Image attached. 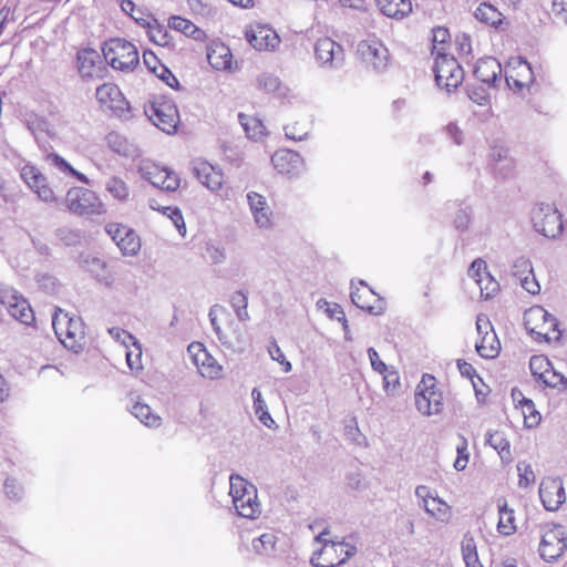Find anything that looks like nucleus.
I'll use <instances>...</instances> for the list:
<instances>
[{"label":"nucleus","instance_id":"1","mask_svg":"<svg viewBox=\"0 0 567 567\" xmlns=\"http://www.w3.org/2000/svg\"><path fill=\"white\" fill-rule=\"evenodd\" d=\"M524 324L530 334L547 342L559 341L561 331L558 329V320L542 306H534L525 311Z\"/></svg>","mask_w":567,"mask_h":567},{"label":"nucleus","instance_id":"2","mask_svg":"<svg viewBox=\"0 0 567 567\" xmlns=\"http://www.w3.org/2000/svg\"><path fill=\"white\" fill-rule=\"evenodd\" d=\"M103 55L113 69L121 71H132L140 62L135 45L120 38L105 42Z\"/></svg>","mask_w":567,"mask_h":567},{"label":"nucleus","instance_id":"3","mask_svg":"<svg viewBox=\"0 0 567 567\" xmlns=\"http://www.w3.org/2000/svg\"><path fill=\"white\" fill-rule=\"evenodd\" d=\"M66 209L78 216L102 215L105 208L100 197L91 189L71 187L63 199Z\"/></svg>","mask_w":567,"mask_h":567},{"label":"nucleus","instance_id":"4","mask_svg":"<svg viewBox=\"0 0 567 567\" xmlns=\"http://www.w3.org/2000/svg\"><path fill=\"white\" fill-rule=\"evenodd\" d=\"M433 72L436 85L446 92L457 89L464 80V71L455 58L439 53L435 58Z\"/></svg>","mask_w":567,"mask_h":567},{"label":"nucleus","instance_id":"5","mask_svg":"<svg viewBox=\"0 0 567 567\" xmlns=\"http://www.w3.org/2000/svg\"><path fill=\"white\" fill-rule=\"evenodd\" d=\"M567 548V535L564 527L558 524L547 523L542 527V540L539 555L548 563L557 560Z\"/></svg>","mask_w":567,"mask_h":567},{"label":"nucleus","instance_id":"6","mask_svg":"<svg viewBox=\"0 0 567 567\" xmlns=\"http://www.w3.org/2000/svg\"><path fill=\"white\" fill-rule=\"evenodd\" d=\"M436 380L424 374L415 391V406L423 415L439 414L443 410V395L436 389Z\"/></svg>","mask_w":567,"mask_h":567},{"label":"nucleus","instance_id":"7","mask_svg":"<svg viewBox=\"0 0 567 567\" xmlns=\"http://www.w3.org/2000/svg\"><path fill=\"white\" fill-rule=\"evenodd\" d=\"M535 230L547 238H557L563 233L561 214L550 204L540 203L532 213Z\"/></svg>","mask_w":567,"mask_h":567},{"label":"nucleus","instance_id":"8","mask_svg":"<svg viewBox=\"0 0 567 567\" xmlns=\"http://www.w3.org/2000/svg\"><path fill=\"white\" fill-rule=\"evenodd\" d=\"M138 172L144 179L159 189L175 192L179 187L181 179L175 172L161 167L152 161H142Z\"/></svg>","mask_w":567,"mask_h":567},{"label":"nucleus","instance_id":"9","mask_svg":"<svg viewBox=\"0 0 567 567\" xmlns=\"http://www.w3.org/2000/svg\"><path fill=\"white\" fill-rule=\"evenodd\" d=\"M148 118L163 132L174 133L179 123V114L173 101H155L146 111Z\"/></svg>","mask_w":567,"mask_h":567},{"label":"nucleus","instance_id":"10","mask_svg":"<svg viewBox=\"0 0 567 567\" xmlns=\"http://www.w3.org/2000/svg\"><path fill=\"white\" fill-rule=\"evenodd\" d=\"M357 52L361 60L377 72L386 70L390 61L389 50L377 39L360 41Z\"/></svg>","mask_w":567,"mask_h":567},{"label":"nucleus","instance_id":"11","mask_svg":"<svg viewBox=\"0 0 567 567\" xmlns=\"http://www.w3.org/2000/svg\"><path fill=\"white\" fill-rule=\"evenodd\" d=\"M315 56L321 66L338 69L343 65V48L330 38H321L315 44Z\"/></svg>","mask_w":567,"mask_h":567},{"label":"nucleus","instance_id":"12","mask_svg":"<svg viewBox=\"0 0 567 567\" xmlns=\"http://www.w3.org/2000/svg\"><path fill=\"white\" fill-rule=\"evenodd\" d=\"M188 351L193 354L194 363L203 377L212 380H216L221 377V365L207 352L205 348H203L200 343L190 344L188 347Z\"/></svg>","mask_w":567,"mask_h":567},{"label":"nucleus","instance_id":"13","mask_svg":"<svg viewBox=\"0 0 567 567\" xmlns=\"http://www.w3.org/2000/svg\"><path fill=\"white\" fill-rule=\"evenodd\" d=\"M271 163L280 174L296 177L303 171L302 157L290 150H279L271 156Z\"/></svg>","mask_w":567,"mask_h":567},{"label":"nucleus","instance_id":"14","mask_svg":"<svg viewBox=\"0 0 567 567\" xmlns=\"http://www.w3.org/2000/svg\"><path fill=\"white\" fill-rule=\"evenodd\" d=\"M78 69L84 80H94L102 78L104 66L97 51L93 49H83L78 52Z\"/></svg>","mask_w":567,"mask_h":567},{"label":"nucleus","instance_id":"15","mask_svg":"<svg viewBox=\"0 0 567 567\" xmlns=\"http://www.w3.org/2000/svg\"><path fill=\"white\" fill-rule=\"evenodd\" d=\"M192 171L196 178L209 190H218L224 183V175L220 169H217L210 163L203 159H195L192 162Z\"/></svg>","mask_w":567,"mask_h":567},{"label":"nucleus","instance_id":"16","mask_svg":"<svg viewBox=\"0 0 567 567\" xmlns=\"http://www.w3.org/2000/svg\"><path fill=\"white\" fill-rule=\"evenodd\" d=\"M539 497L547 511H557L566 499L563 482L557 478L543 481L539 486Z\"/></svg>","mask_w":567,"mask_h":567},{"label":"nucleus","instance_id":"17","mask_svg":"<svg viewBox=\"0 0 567 567\" xmlns=\"http://www.w3.org/2000/svg\"><path fill=\"white\" fill-rule=\"evenodd\" d=\"M246 39L249 44L257 50L275 49L280 43V39L276 31L264 24H257L246 31Z\"/></svg>","mask_w":567,"mask_h":567},{"label":"nucleus","instance_id":"18","mask_svg":"<svg viewBox=\"0 0 567 567\" xmlns=\"http://www.w3.org/2000/svg\"><path fill=\"white\" fill-rule=\"evenodd\" d=\"M52 326L56 337L62 343L68 346L66 339L73 340L78 334H82V322L80 319L70 318L68 313L60 310L52 318Z\"/></svg>","mask_w":567,"mask_h":567},{"label":"nucleus","instance_id":"19","mask_svg":"<svg viewBox=\"0 0 567 567\" xmlns=\"http://www.w3.org/2000/svg\"><path fill=\"white\" fill-rule=\"evenodd\" d=\"M247 202L255 224L262 229L270 228L272 226V212L266 198L256 192H250L247 194Z\"/></svg>","mask_w":567,"mask_h":567},{"label":"nucleus","instance_id":"20","mask_svg":"<svg viewBox=\"0 0 567 567\" xmlns=\"http://www.w3.org/2000/svg\"><path fill=\"white\" fill-rule=\"evenodd\" d=\"M224 312H226V308L221 305L216 303L210 307L208 317H209V321L213 327V330L224 347H226L227 349H230L234 352L241 353L245 351V340H244L243 336L240 333H238L236 337V341L234 342L224 333L220 324L218 323L217 315L224 313Z\"/></svg>","mask_w":567,"mask_h":567},{"label":"nucleus","instance_id":"21","mask_svg":"<svg viewBox=\"0 0 567 567\" xmlns=\"http://www.w3.org/2000/svg\"><path fill=\"white\" fill-rule=\"evenodd\" d=\"M7 301L3 303L7 305L8 312L11 317L17 319L23 324H31L34 321V313L30 306V303L21 296H18L16 292L7 296Z\"/></svg>","mask_w":567,"mask_h":567},{"label":"nucleus","instance_id":"22","mask_svg":"<svg viewBox=\"0 0 567 567\" xmlns=\"http://www.w3.org/2000/svg\"><path fill=\"white\" fill-rule=\"evenodd\" d=\"M501 74L502 65L492 56L480 59L474 69V75L476 79L488 85L494 84Z\"/></svg>","mask_w":567,"mask_h":567},{"label":"nucleus","instance_id":"23","mask_svg":"<svg viewBox=\"0 0 567 567\" xmlns=\"http://www.w3.org/2000/svg\"><path fill=\"white\" fill-rule=\"evenodd\" d=\"M514 63L516 64L515 69L518 70L516 74L517 76L506 72L505 80L511 89L515 87L517 90H522L533 82V69L530 64L523 58H517Z\"/></svg>","mask_w":567,"mask_h":567},{"label":"nucleus","instance_id":"24","mask_svg":"<svg viewBox=\"0 0 567 567\" xmlns=\"http://www.w3.org/2000/svg\"><path fill=\"white\" fill-rule=\"evenodd\" d=\"M239 516L254 519L260 514V504L257 502V488H249L243 498L235 497L233 503Z\"/></svg>","mask_w":567,"mask_h":567},{"label":"nucleus","instance_id":"25","mask_svg":"<svg viewBox=\"0 0 567 567\" xmlns=\"http://www.w3.org/2000/svg\"><path fill=\"white\" fill-rule=\"evenodd\" d=\"M95 95L101 105L111 110L121 109L122 93L115 84L104 83L97 86Z\"/></svg>","mask_w":567,"mask_h":567},{"label":"nucleus","instance_id":"26","mask_svg":"<svg viewBox=\"0 0 567 567\" xmlns=\"http://www.w3.org/2000/svg\"><path fill=\"white\" fill-rule=\"evenodd\" d=\"M475 18L496 30H503V25L506 24L504 22V16L499 12L494 6L483 2L481 3L475 12Z\"/></svg>","mask_w":567,"mask_h":567},{"label":"nucleus","instance_id":"27","mask_svg":"<svg viewBox=\"0 0 567 567\" xmlns=\"http://www.w3.org/2000/svg\"><path fill=\"white\" fill-rule=\"evenodd\" d=\"M381 12L395 19H402L412 11L411 0H377Z\"/></svg>","mask_w":567,"mask_h":567},{"label":"nucleus","instance_id":"28","mask_svg":"<svg viewBox=\"0 0 567 567\" xmlns=\"http://www.w3.org/2000/svg\"><path fill=\"white\" fill-rule=\"evenodd\" d=\"M360 285L363 286L364 289L355 288L351 291V300L352 302L360 309L368 311L369 313L380 315L383 312V308H379L375 310L373 306L370 305L369 299L375 296L374 291L370 289L367 284L361 280Z\"/></svg>","mask_w":567,"mask_h":567},{"label":"nucleus","instance_id":"29","mask_svg":"<svg viewBox=\"0 0 567 567\" xmlns=\"http://www.w3.org/2000/svg\"><path fill=\"white\" fill-rule=\"evenodd\" d=\"M497 506L499 514L497 530L506 536L512 535L516 530L514 509L508 508L505 499H498Z\"/></svg>","mask_w":567,"mask_h":567},{"label":"nucleus","instance_id":"30","mask_svg":"<svg viewBox=\"0 0 567 567\" xmlns=\"http://www.w3.org/2000/svg\"><path fill=\"white\" fill-rule=\"evenodd\" d=\"M106 143L114 153L121 156L130 157L135 153V146L117 132L109 133L106 135Z\"/></svg>","mask_w":567,"mask_h":567},{"label":"nucleus","instance_id":"31","mask_svg":"<svg viewBox=\"0 0 567 567\" xmlns=\"http://www.w3.org/2000/svg\"><path fill=\"white\" fill-rule=\"evenodd\" d=\"M477 353L485 359H493L497 357L501 349V343L497 340L496 334L492 331V333H488V331H485L484 337L480 342L475 346Z\"/></svg>","mask_w":567,"mask_h":567},{"label":"nucleus","instance_id":"32","mask_svg":"<svg viewBox=\"0 0 567 567\" xmlns=\"http://www.w3.org/2000/svg\"><path fill=\"white\" fill-rule=\"evenodd\" d=\"M131 413L148 427H158L161 425V416L154 413L151 406L145 403H134L131 408Z\"/></svg>","mask_w":567,"mask_h":567},{"label":"nucleus","instance_id":"33","mask_svg":"<svg viewBox=\"0 0 567 567\" xmlns=\"http://www.w3.org/2000/svg\"><path fill=\"white\" fill-rule=\"evenodd\" d=\"M168 27L195 40H199L204 35L203 30L197 28L192 21L179 16L171 17L168 20Z\"/></svg>","mask_w":567,"mask_h":567},{"label":"nucleus","instance_id":"34","mask_svg":"<svg viewBox=\"0 0 567 567\" xmlns=\"http://www.w3.org/2000/svg\"><path fill=\"white\" fill-rule=\"evenodd\" d=\"M421 507L437 520L446 522L451 517L450 506L437 496H434L431 501H426L425 504H421Z\"/></svg>","mask_w":567,"mask_h":567},{"label":"nucleus","instance_id":"35","mask_svg":"<svg viewBox=\"0 0 567 567\" xmlns=\"http://www.w3.org/2000/svg\"><path fill=\"white\" fill-rule=\"evenodd\" d=\"M47 161L50 163L51 166L56 168L59 172L74 176L80 182L84 184H90V179L82 173L74 169L62 156L59 154L52 153L47 156Z\"/></svg>","mask_w":567,"mask_h":567},{"label":"nucleus","instance_id":"36","mask_svg":"<svg viewBox=\"0 0 567 567\" xmlns=\"http://www.w3.org/2000/svg\"><path fill=\"white\" fill-rule=\"evenodd\" d=\"M486 443L498 452L502 460L511 457V444L504 432H487Z\"/></svg>","mask_w":567,"mask_h":567},{"label":"nucleus","instance_id":"37","mask_svg":"<svg viewBox=\"0 0 567 567\" xmlns=\"http://www.w3.org/2000/svg\"><path fill=\"white\" fill-rule=\"evenodd\" d=\"M209 64L216 70H225L230 66L231 53L228 48L221 45L212 49L207 53Z\"/></svg>","mask_w":567,"mask_h":567},{"label":"nucleus","instance_id":"38","mask_svg":"<svg viewBox=\"0 0 567 567\" xmlns=\"http://www.w3.org/2000/svg\"><path fill=\"white\" fill-rule=\"evenodd\" d=\"M238 120L250 138L257 140L265 134L266 127L260 120L247 116L243 113L238 114Z\"/></svg>","mask_w":567,"mask_h":567},{"label":"nucleus","instance_id":"39","mask_svg":"<svg viewBox=\"0 0 567 567\" xmlns=\"http://www.w3.org/2000/svg\"><path fill=\"white\" fill-rule=\"evenodd\" d=\"M230 305L234 308L236 317L239 321L246 322L250 320V316L248 313V296L243 290H238L233 293L230 298Z\"/></svg>","mask_w":567,"mask_h":567},{"label":"nucleus","instance_id":"40","mask_svg":"<svg viewBox=\"0 0 567 567\" xmlns=\"http://www.w3.org/2000/svg\"><path fill=\"white\" fill-rule=\"evenodd\" d=\"M251 396L254 399L255 413L258 415L259 421L267 427H271V424L275 422L267 411V404L262 399L261 392L257 388H254L251 391Z\"/></svg>","mask_w":567,"mask_h":567},{"label":"nucleus","instance_id":"41","mask_svg":"<svg viewBox=\"0 0 567 567\" xmlns=\"http://www.w3.org/2000/svg\"><path fill=\"white\" fill-rule=\"evenodd\" d=\"M339 545L340 553H342V557L340 559H337L334 557H327L326 561H317V565H320L321 567H338L339 565L346 563L349 558L355 555L357 547L354 545H351L340 539Z\"/></svg>","mask_w":567,"mask_h":567},{"label":"nucleus","instance_id":"42","mask_svg":"<svg viewBox=\"0 0 567 567\" xmlns=\"http://www.w3.org/2000/svg\"><path fill=\"white\" fill-rule=\"evenodd\" d=\"M277 537L274 533H265L252 540V548L257 554L271 555L275 551Z\"/></svg>","mask_w":567,"mask_h":567},{"label":"nucleus","instance_id":"43","mask_svg":"<svg viewBox=\"0 0 567 567\" xmlns=\"http://www.w3.org/2000/svg\"><path fill=\"white\" fill-rule=\"evenodd\" d=\"M230 488L229 494L233 497V503H235V497L243 498L246 496V493L249 492V488H256L255 485L246 481L238 474H231L229 477Z\"/></svg>","mask_w":567,"mask_h":567},{"label":"nucleus","instance_id":"44","mask_svg":"<svg viewBox=\"0 0 567 567\" xmlns=\"http://www.w3.org/2000/svg\"><path fill=\"white\" fill-rule=\"evenodd\" d=\"M117 247L126 256H134L138 252L141 248V243L138 236L130 229L124 237H121L117 243Z\"/></svg>","mask_w":567,"mask_h":567},{"label":"nucleus","instance_id":"45","mask_svg":"<svg viewBox=\"0 0 567 567\" xmlns=\"http://www.w3.org/2000/svg\"><path fill=\"white\" fill-rule=\"evenodd\" d=\"M21 178L32 190H35L47 179L45 176L32 165L22 167Z\"/></svg>","mask_w":567,"mask_h":567},{"label":"nucleus","instance_id":"46","mask_svg":"<svg viewBox=\"0 0 567 567\" xmlns=\"http://www.w3.org/2000/svg\"><path fill=\"white\" fill-rule=\"evenodd\" d=\"M473 221V209L468 206L460 207L453 218V227L458 233H465L470 229Z\"/></svg>","mask_w":567,"mask_h":567},{"label":"nucleus","instance_id":"47","mask_svg":"<svg viewBox=\"0 0 567 567\" xmlns=\"http://www.w3.org/2000/svg\"><path fill=\"white\" fill-rule=\"evenodd\" d=\"M105 188L114 198L118 200H125L130 195L126 183L116 176L111 177L106 182Z\"/></svg>","mask_w":567,"mask_h":567},{"label":"nucleus","instance_id":"48","mask_svg":"<svg viewBox=\"0 0 567 567\" xmlns=\"http://www.w3.org/2000/svg\"><path fill=\"white\" fill-rule=\"evenodd\" d=\"M519 404L523 410L526 426L534 427V426L538 425V423L540 421V415L535 410V404L533 403V401L529 399L523 398L519 401Z\"/></svg>","mask_w":567,"mask_h":567},{"label":"nucleus","instance_id":"49","mask_svg":"<svg viewBox=\"0 0 567 567\" xmlns=\"http://www.w3.org/2000/svg\"><path fill=\"white\" fill-rule=\"evenodd\" d=\"M55 236L65 246H75L81 241L79 230L72 229L68 226H62L55 230Z\"/></svg>","mask_w":567,"mask_h":567},{"label":"nucleus","instance_id":"50","mask_svg":"<svg viewBox=\"0 0 567 567\" xmlns=\"http://www.w3.org/2000/svg\"><path fill=\"white\" fill-rule=\"evenodd\" d=\"M551 367L549 360L544 355H533L529 360V369L538 380L543 378L547 369Z\"/></svg>","mask_w":567,"mask_h":567},{"label":"nucleus","instance_id":"51","mask_svg":"<svg viewBox=\"0 0 567 567\" xmlns=\"http://www.w3.org/2000/svg\"><path fill=\"white\" fill-rule=\"evenodd\" d=\"M533 272V266L528 258L519 257L514 261L512 274L518 281L522 277L530 276Z\"/></svg>","mask_w":567,"mask_h":567},{"label":"nucleus","instance_id":"52","mask_svg":"<svg viewBox=\"0 0 567 567\" xmlns=\"http://www.w3.org/2000/svg\"><path fill=\"white\" fill-rule=\"evenodd\" d=\"M268 353L274 361L279 362L284 367V372L288 373L291 371L292 365L286 359L284 352L280 347L277 344L276 340H272L268 347Z\"/></svg>","mask_w":567,"mask_h":567},{"label":"nucleus","instance_id":"53","mask_svg":"<svg viewBox=\"0 0 567 567\" xmlns=\"http://www.w3.org/2000/svg\"><path fill=\"white\" fill-rule=\"evenodd\" d=\"M540 380L546 386L549 388H557L559 385H563L564 388L567 386V379L565 378V375L556 372L555 370L551 369V367L547 369V371L545 372Z\"/></svg>","mask_w":567,"mask_h":567},{"label":"nucleus","instance_id":"54","mask_svg":"<svg viewBox=\"0 0 567 567\" xmlns=\"http://www.w3.org/2000/svg\"><path fill=\"white\" fill-rule=\"evenodd\" d=\"M467 96L471 101L476 103L477 105H486L489 100V94L487 90L483 86H471L468 85L466 89Z\"/></svg>","mask_w":567,"mask_h":567},{"label":"nucleus","instance_id":"55","mask_svg":"<svg viewBox=\"0 0 567 567\" xmlns=\"http://www.w3.org/2000/svg\"><path fill=\"white\" fill-rule=\"evenodd\" d=\"M517 471L519 476L518 484L520 487H527L529 484L535 482V474L529 464L519 462L517 464Z\"/></svg>","mask_w":567,"mask_h":567},{"label":"nucleus","instance_id":"56","mask_svg":"<svg viewBox=\"0 0 567 567\" xmlns=\"http://www.w3.org/2000/svg\"><path fill=\"white\" fill-rule=\"evenodd\" d=\"M486 285L483 286V278L476 279L477 285L480 286L481 293L483 297L491 298L498 291V282L495 281L488 274L485 276Z\"/></svg>","mask_w":567,"mask_h":567},{"label":"nucleus","instance_id":"57","mask_svg":"<svg viewBox=\"0 0 567 567\" xmlns=\"http://www.w3.org/2000/svg\"><path fill=\"white\" fill-rule=\"evenodd\" d=\"M380 374L383 375L385 391H393L400 385V377L393 368L388 367V370Z\"/></svg>","mask_w":567,"mask_h":567},{"label":"nucleus","instance_id":"58","mask_svg":"<svg viewBox=\"0 0 567 567\" xmlns=\"http://www.w3.org/2000/svg\"><path fill=\"white\" fill-rule=\"evenodd\" d=\"M121 9L125 13L130 14L141 25H144V23L146 22L143 17V12L136 9V6L132 0H122Z\"/></svg>","mask_w":567,"mask_h":567},{"label":"nucleus","instance_id":"59","mask_svg":"<svg viewBox=\"0 0 567 567\" xmlns=\"http://www.w3.org/2000/svg\"><path fill=\"white\" fill-rule=\"evenodd\" d=\"M163 213L168 215L179 234L184 235L186 231L183 215L178 208L164 207Z\"/></svg>","mask_w":567,"mask_h":567},{"label":"nucleus","instance_id":"60","mask_svg":"<svg viewBox=\"0 0 567 567\" xmlns=\"http://www.w3.org/2000/svg\"><path fill=\"white\" fill-rule=\"evenodd\" d=\"M514 169V162L512 158H507L502 163L493 164V171L499 178H508Z\"/></svg>","mask_w":567,"mask_h":567},{"label":"nucleus","instance_id":"61","mask_svg":"<svg viewBox=\"0 0 567 567\" xmlns=\"http://www.w3.org/2000/svg\"><path fill=\"white\" fill-rule=\"evenodd\" d=\"M461 550H462L463 558L477 555L475 539H474L473 535H471L470 533H466L464 535V537L462 539V544H461Z\"/></svg>","mask_w":567,"mask_h":567},{"label":"nucleus","instance_id":"62","mask_svg":"<svg viewBox=\"0 0 567 567\" xmlns=\"http://www.w3.org/2000/svg\"><path fill=\"white\" fill-rule=\"evenodd\" d=\"M4 492L10 499L19 501L22 497L23 489L14 478H7L4 482Z\"/></svg>","mask_w":567,"mask_h":567},{"label":"nucleus","instance_id":"63","mask_svg":"<svg viewBox=\"0 0 567 567\" xmlns=\"http://www.w3.org/2000/svg\"><path fill=\"white\" fill-rule=\"evenodd\" d=\"M258 84L267 92H276L280 86V81L275 75L264 74L258 79Z\"/></svg>","mask_w":567,"mask_h":567},{"label":"nucleus","instance_id":"64","mask_svg":"<svg viewBox=\"0 0 567 567\" xmlns=\"http://www.w3.org/2000/svg\"><path fill=\"white\" fill-rule=\"evenodd\" d=\"M105 229L116 245L120 241L121 237H124L130 230L128 227L116 223L106 225Z\"/></svg>","mask_w":567,"mask_h":567}]
</instances>
